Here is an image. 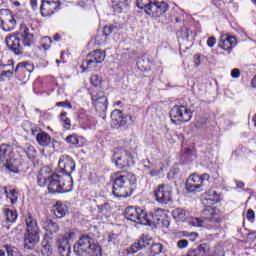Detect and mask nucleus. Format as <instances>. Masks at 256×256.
<instances>
[{
    "instance_id": "f257e3e1",
    "label": "nucleus",
    "mask_w": 256,
    "mask_h": 256,
    "mask_svg": "<svg viewBox=\"0 0 256 256\" xmlns=\"http://www.w3.org/2000/svg\"><path fill=\"white\" fill-rule=\"evenodd\" d=\"M6 45L15 55H22L24 47H31L33 45V29H30L25 24H21L20 35L14 34L7 37Z\"/></svg>"
},
{
    "instance_id": "f03ea898",
    "label": "nucleus",
    "mask_w": 256,
    "mask_h": 256,
    "mask_svg": "<svg viewBox=\"0 0 256 256\" xmlns=\"http://www.w3.org/2000/svg\"><path fill=\"white\" fill-rule=\"evenodd\" d=\"M135 183H137V179L132 173H118L113 180L112 193L118 199H127L133 193V185Z\"/></svg>"
},
{
    "instance_id": "7ed1b4c3",
    "label": "nucleus",
    "mask_w": 256,
    "mask_h": 256,
    "mask_svg": "<svg viewBox=\"0 0 256 256\" xmlns=\"http://www.w3.org/2000/svg\"><path fill=\"white\" fill-rule=\"evenodd\" d=\"M192 227H207L211 231L221 229V217L217 213V208L208 206L202 211V218H192L188 221Z\"/></svg>"
},
{
    "instance_id": "20e7f679",
    "label": "nucleus",
    "mask_w": 256,
    "mask_h": 256,
    "mask_svg": "<svg viewBox=\"0 0 256 256\" xmlns=\"http://www.w3.org/2000/svg\"><path fill=\"white\" fill-rule=\"evenodd\" d=\"M26 221V233L24 235V249H34L35 245L39 243V226L37 220L28 214Z\"/></svg>"
},
{
    "instance_id": "39448f33",
    "label": "nucleus",
    "mask_w": 256,
    "mask_h": 256,
    "mask_svg": "<svg viewBox=\"0 0 256 256\" xmlns=\"http://www.w3.org/2000/svg\"><path fill=\"white\" fill-rule=\"evenodd\" d=\"M93 239L88 235H83L74 245V253L77 256H97L101 254V247L93 244Z\"/></svg>"
},
{
    "instance_id": "423d86ee",
    "label": "nucleus",
    "mask_w": 256,
    "mask_h": 256,
    "mask_svg": "<svg viewBox=\"0 0 256 256\" xmlns=\"http://www.w3.org/2000/svg\"><path fill=\"white\" fill-rule=\"evenodd\" d=\"M0 161L6 165V169H8L10 173H19L21 161L15 157L13 146L9 144H2L0 146Z\"/></svg>"
},
{
    "instance_id": "0eeeda50",
    "label": "nucleus",
    "mask_w": 256,
    "mask_h": 256,
    "mask_svg": "<svg viewBox=\"0 0 256 256\" xmlns=\"http://www.w3.org/2000/svg\"><path fill=\"white\" fill-rule=\"evenodd\" d=\"M112 161H114L118 169H127V167H131V165H135L133 154L123 148H115L113 150Z\"/></svg>"
},
{
    "instance_id": "6e6552de",
    "label": "nucleus",
    "mask_w": 256,
    "mask_h": 256,
    "mask_svg": "<svg viewBox=\"0 0 256 256\" xmlns=\"http://www.w3.org/2000/svg\"><path fill=\"white\" fill-rule=\"evenodd\" d=\"M125 218L133 223H139L140 225H151V219L147 212L141 208H135L129 206L125 209Z\"/></svg>"
},
{
    "instance_id": "1a4fd4ad",
    "label": "nucleus",
    "mask_w": 256,
    "mask_h": 256,
    "mask_svg": "<svg viewBox=\"0 0 256 256\" xmlns=\"http://www.w3.org/2000/svg\"><path fill=\"white\" fill-rule=\"evenodd\" d=\"M90 95L92 99V105L95 107L96 111H98V113H105L109 105L107 96H105V92L102 90L90 89Z\"/></svg>"
},
{
    "instance_id": "9d476101",
    "label": "nucleus",
    "mask_w": 256,
    "mask_h": 256,
    "mask_svg": "<svg viewBox=\"0 0 256 256\" xmlns=\"http://www.w3.org/2000/svg\"><path fill=\"white\" fill-rule=\"evenodd\" d=\"M105 61V51L94 50L87 55V58L82 62V69H95L99 63Z\"/></svg>"
},
{
    "instance_id": "9b49d317",
    "label": "nucleus",
    "mask_w": 256,
    "mask_h": 256,
    "mask_svg": "<svg viewBox=\"0 0 256 256\" xmlns=\"http://www.w3.org/2000/svg\"><path fill=\"white\" fill-rule=\"evenodd\" d=\"M17 26V19L11 10L1 9L0 10V27L3 31H13Z\"/></svg>"
},
{
    "instance_id": "f8f14e48",
    "label": "nucleus",
    "mask_w": 256,
    "mask_h": 256,
    "mask_svg": "<svg viewBox=\"0 0 256 256\" xmlns=\"http://www.w3.org/2000/svg\"><path fill=\"white\" fill-rule=\"evenodd\" d=\"M170 117L172 121L179 123H189L193 117V112L185 106H174L171 109Z\"/></svg>"
},
{
    "instance_id": "ddd939ff",
    "label": "nucleus",
    "mask_w": 256,
    "mask_h": 256,
    "mask_svg": "<svg viewBox=\"0 0 256 256\" xmlns=\"http://www.w3.org/2000/svg\"><path fill=\"white\" fill-rule=\"evenodd\" d=\"M156 201L162 203V205H167V203L173 202V188L166 184H160L154 191Z\"/></svg>"
},
{
    "instance_id": "4468645a",
    "label": "nucleus",
    "mask_w": 256,
    "mask_h": 256,
    "mask_svg": "<svg viewBox=\"0 0 256 256\" xmlns=\"http://www.w3.org/2000/svg\"><path fill=\"white\" fill-rule=\"evenodd\" d=\"M60 9V1L42 0L40 11L43 17H51V15L55 14V11H59Z\"/></svg>"
},
{
    "instance_id": "2eb2a0df",
    "label": "nucleus",
    "mask_w": 256,
    "mask_h": 256,
    "mask_svg": "<svg viewBox=\"0 0 256 256\" xmlns=\"http://www.w3.org/2000/svg\"><path fill=\"white\" fill-rule=\"evenodd\" d=\"M169 6L165 2H155L153 5L147 9V15H152V17H163L167 13Z\"/></svg>"
},
{
    "instance_id": "dca6fc26",
    "label": "nucleus",
    "mask_w": 256,
    "mask_h": 256,
    "mask_svg": "<svg viewBox=\"0 0 256 256\" xmlns=\"http://www.w3.org/2000/svg\"><path fill=\"white\" fill-rule=\"evenodd\" d=\"M58 166L65 175H71L75 171V161L69 156L60 157Z\"/></svg>"
},
{
    "instance_id": "f3484780",
    "label": "nucleus",
    "mask_w": 256,
    "mask_h": 256,
    "mask_svg": "<svg viewBox=\"0 0 256 256\" xmlns=\"http://www.w3.org/2000/svg\"><path fill=\"white\" fill-rule=\"evenodd\" d=\"M218 45L221 49H223L224 51H227L229 54L231 53V51H233V47L237 45V39L233 36L224 34L220 37V41Z\"/></svg>"
},
{
    "instance_id": "a211bd4d",
    "label": "nucleus",
    "mask_w": 256,
    "mask_h": 256,
    "mask_svg": "<svg viewBox=\"0 0 256 256\" xmlns=\"http://www.w3.org/2000/svg\"><path fill=\"white\" fill-rule=\"evenodd\" d=\"M152 243L153 241L150 238L142 237L127 249V253L128 255H134V253L141 251V249H145V247H149V245H152Z\"/></svg>"
},
{
    "instance_id": "6ab92c4d",
    "label": "nucleus",
    "mask_w": 256,
    "mask_h": 256,
    "mask_svg": "<svg viewBox=\"0 0 256 256\" xmlns=\"http://www.w3.org/2000/svg\"><path fill=\"white\" fill-rule=\"evenodd\" d=\"M57 247H58L60 256L71 255V245H69V240L67 239L66 236H58Z\"/></svg>"
},
{
    "instance_id": "aec40b11",
    "label": "nucleus",
    "mask_w": 256,
    "mask_h": 256,
    "mask_svg": "<svg viewBox=\"0 0 256 256\" xmlns=\"http://www.w3.org/2000/svg\"><path fill=\"white\" fill-rule=\"evenodd\" d=\"M47 187L49 193H61L60 175L52 174L48 176Z\"/></svg>"
},
{
    "instance_id": "412c9836",
    "label": "nucleus",
    "mask_w": 256,
    "mask_h": 256,
    "mask_svg": "<svg viewBox=\"0 0 256 256\" xmlns=\"http://www.w3.org/2000/svg\"><path fill=\"white\" fill-rule=\"evenodd\" d=\"M73 191V178L69 174L60 175V193Z\"/></svg>"
},
{
    "instance_id": "4be33fe9",
    "label": "nucleus",
    "mask_w": 256,
    "mask_h": 256,
    "mask_svg": "<svg viewBox=\"0 0 256 256\" xmlns=\"http://www.w3.org/2000/svg\"><path fill=\"white\" fill-rule=\"evenodd\" d=\"M111 119L114 127H123L127 125V116H123V112L121 110H114L111 113Z\"/></svg>"
},
{
    "instance_id": "5701e85b",
    "label": "nucleus",
    "mask_w": 256,
    "mask_h": 256,
    "mask_svg": "<svg viewBox=\"0 0 256 256\" xmlns=\"http://www.w3.org/2000/svg\"><path fill=\"white\" fill-rule=\"evenodd\" d=\"M207 253H209V245L203 243L195 249H190L184 256H207Z\"/></svg>"
},
{
    "instance_id": "b1692460",
    "label": "nucleus",
    "mask_w": 256,
    "mask_h": 256,
    "mask_svg": "<svg viewBox=\"0 0 256 256\" xmlns=\"http://www.w3.org/2000/svg\"><path fill=\"white\" fill-rule=\"evenodd\" d=\"M0 71V83L5 81V79H9L15 73L12 64H1Z\"/></svg>"
},
{
    "instance_id": "393cba45",
    "label": "nucleus",
    "mask_w": 256,
    "mask_h": 256,
    "mask_svg": "<svg viewBox=\"0 0 256 256\" xmlns=\"http://www.w3.org/2000/svg\"><path fill=\"white\" fill-rule=\"evenodd\" d=\"M54 215L57 219H63L67 215V206L61 201L56 202L54 205Z\"/></svg>"
},
{
    "instance_id": "a878e982",
    "label": "nucleus",
    "mask_w": 256,
    "mask_h": 256,
    "mask_svg": "<svg viewBox=\"0 0 256 256\" xmlns=\"http://www.w3.org/2000/svg\"><path fill=\"white\" fill-rule=\"evenodd\" d=\"M167 214L165 213V210L158 208L155 210L154 215L152 216L154 221H157V223H162L164 227H169V220L163 219Z\"/></svg>"
},
{
    "instance_id": "bb28decb",
    "label": "nucleus",
    "mask_w": 256,
    "mask_h": 256,
    "mask_svg": "<svg viewBox=\"0 0 256 256\" xmlns=\"http://www.w3.org/2000/svg\"><path fill=\"white\" fill-rule=\"evenodd\" d=\"M112 7L116 13H123L129 7L127 0H112Z\"/></svg>"
},
{
    "instance_id": "cd10ccee",
    "label": "nucleus",
    "mask_w": 256,
    "mask_h": 256,
    "mask_svg": "<svg viewBox=\"0 0 256 256\" xmlns=\"http://www.w3.org/2000/svg\"><path fill=\"white\" fill-rule=\"evenodd\" d=\"M42 227L45 231L51 234L57 233V231H59V224L53 222L51 219H46L43 222Z\"/></svg>"
},
{
    "instance_id": "c85d7f7f",
    "label": "nucleus",
    "mask_w": 256,
    "mask_h": 256,
    "mask_svg": "<svg viewBox=\"0 0 256 256\" xmlns=\"http://www.w3.org/2000/svg\"><path fill=\"white\" fill-rule=\"evenodd\" d=\"M36 141L42 147H48L51 144V136L46 132H40L36 136Z\"/></svg>"
},
{
    "instance_id": "c756f323",
    "label": "nucleus",
    "mask_w": 256,
    "mask_h": 256,
    "mask_svg": "<svg viewBox=\"0 0 256 256\" xmlns=\"http://www.w3.org/2000/svg\"><path fill=\"white\" fill-rule=\"evenodd\" d=\"M4 217L6 219V223H15L17 221V211L11 210L9 208H3Z\"/></svg>"
},
{
    "instance_id": "7c9ffc66",
    "label": "nucleus",
    "mask_w": 256,
    "mask_h": 256,
    "mask_svg": "<svg viewBox=\"0 0 256 256\" xmlns=\"http://www.w3.org/2000/svg\"><path fill=\"white\" fill-rule=\"evenodd\" d=\"M156 0H137L136 6L138 9H144L145 13L147 14V10L153 7V4Z\"/></svg>"
},
{
    "instance_id": "2f4dec72",
    "label": "nucleus",
    "mask_w": 256,
    "mask_h": 256,
    "mask_svg": "<svg viewBox=\"0 0 256 256\" xmlns=\"http://www.w3.org/2000/svg\"><path fill=\"white\" fill-rule=\"evenodd\" d=\"M145 169H147L148 171H150V175H152V177H155V175H159V173H161V171H163V166L161 165V163L157 165L155 164H151V165H144Z\"/></svg>"
},
{
    "instance_id": "473e14b6",
    "label": "nucleus",
    "mask_w": 256,
    "mask_h": 256,
    "mask_svg": "<svg viewBox=\"0 0 256 256\" xmlns=\"http://www.w3.org/2000/svg\"><path fill=\"white\" fill-rule=\"evenodd\" d=\"M41 254L43 256H52L53 255V245L47 240L42 242Z\"/></svg>"
},
{
    "instance_id": "72a5a7b5",
    "label": "nucleus",
    "mask_w": 256,
    "mask_h": 256,
    "mask_svg": "<svg viewBox=\"0 0 256 256\" xmlns=\"http://www.w3.org/2000/svg\"><path fill=\"white\" fill-rule=\"evenodd\" d=\"M24 153L27 155V158L30 159V161H34V159L37 157V150H35V147H33L31 144H26Z\"/></svg>"
},
{
    "instance_id": "f704fd0d",
    "label": "nucleus",
    "mask_w": 256,
    "mask_h": 256,
    "mask_svg": "<svg viewBox=\"0 0 256 256\" xmlns=\"http://www.w3.org/2000/svg\"><path fill=\"white\" fill-rule=\"evenodd\" d=\"M186 189L189 193H201L203 191L201 184H193L189 180L186 181Z\"/></svg>"
},
{
    "instance_id": "c9c22d12",
    "label": "nucleus",
    "mask_w": 256,
    "mask_h": 256,
    "mask_svg": "<svg viewBox=\"0 0 256 256\" xmlns=\"http://www.w3.org/2000/svg\"><path fill=\"white\" fill-rule=\"evenodd\" d=\"M17 71H22L23 73L27 71L28 73H32L33 65L27 62H21L16 66L15 72L17 73Z\"/></svg>"
},
{
    "instance_id": "e433bc0d",
    "label": "nucleus",
    "mask_w": 256,
    "mask_h": 256,
    "mask_svg": "<svg viewBox=\"0 0 256 256\" xmlns=\"http://www.w3.org/2000/svg\"><path fill=\"white\" fill-rule=\"evenodd\" d=\"M90 83L94 87L91 89H96V91H99V87H101V84L103 83V79L101 78V76L94 74L90 78Z\"/></svg>"
},
{
    "instance_id": "4c0bfd02",
    "label": "nucleus",
    "mask_w": 256,
    "mask_h": 256,
    "mask_svg": "<svg viewBox=\"0 0 256 256\" xmlns=\"http://www.w3.org/2000/svg\"><path fill=\"white\" fill-rule=\"evenodd\" d=\"M173 217L176 221H187V212L178 208L173 212Z\"/></svg>"
},
{
    "instance_id": "58836bf2",
    "label": "nucleus",
    "mask_w": 256,
    "mask_h": 256,
    "mask_svg": "<svg viewBox=\"0 0 256 256\" xmlns=\"http://www.w3.org/2000/svg\"><path fill=\"white\" fill-rule=\"evenodd\" d=\"M60 120L62 123V127H64L66 131H69V129H71V120L67 117V112H62L60 114Z\"/></svg>"
},
{
    "instance_id": "ea45409f",
    "label": "nucleus",
    "mask_w": 256,
    "mask_h": 256,
    "mask_svg": "<svg viewBox=\"0 0 256 256\" xmlns=\"http://www.w3.org/2000/svg\"><path fill=\"white\" fill-rule=\"evenodd\" d=\"M45 172V169H42L38 175L37 183L40 187H45V185H48L49 183V176L46 177L43 175Z\"/></svg>"
},
{
    "instance_id": "a19ab883",
    "label": "nucleus",
    "mask_w": 256,
    "mask_h": 256,
    "mask_svg": "<svg viewBox=\"0 0 256 256\" xmlns=\"http://www.w3.org/2000/svg\"><path fill=\"white\" fill-rule=\"evenodd\" d=\"M51 43H53V40H51V38L48 36L43 37L40 41L41 47L42 49H44V51H47V49H50Z\"/></svg>"
},
{
    "instance_id": "79ce46f5",
    "label": "nucleus",
    "mask_w": 256,
    "mask_h": 256,
    "mask_svg": "<svg viewBox=\"0 0 256 256\" xmlns=\"http://www.w3.org/2000/svg\"><path fill=\"white\" fill-rule=\"evenodd\" d=\"M187 181L194 185H201V187L203 188V180H201V177L197 174H192Z\"/></svg>"
},
{
    "instance_id": "37998d69",
    "label": "nucleus",
    "mask_w": 256,
    "mask_h": 256,
    "mask_svg": "<svg viewBox=\"0 0 256 256\" xmlns=\"http://www.w3.org/2000/svg\"><path fill=\"white\" fill-rule=\"evenodd\" d=\"M6 197L10 200L12 205H15V203H17V190L12 189L9 192L7 191Z\"/></svg>"
},
{
    "instance_id": "c03bdc74",
    "label": "nucleus",
    "mask_w": 256,
    "mask_h": 256,
    "mask_svg": "<svg viewBox=\"0 0 256 256\" xmlns=\"http://www.w3.org/2000/svg\"><path fill=\"white\" fill-rule=\"evenodd\" d=\"M150 251L153 255H159L163 251V245L161 243H152Z\"/></svg>"
},
{
    "instance_id": "a18cd8bd",
    "label": "nucleus",
    "mask_w": 256,
    "mask_h": 256,
    "mask_svg": "<svg viewBox=\"0 0 256 256\" xmlns=\"http://www.w3.org/2000/svg\"><path fill=\"white\" fill-rule=\"evenodd\" d=\"M66 143L70 145H79V137L75 134L66 137Z\"/></svg>"
},
{
    "instance_id": "49530a36",
    "label": "nucleus",
    "mask_w": 256,
    "mask_h": 256,
    "mask_svg": "<svg viewBox=\"0 0 256 256\" xmlns=\"http://www.w3.org/2000/svg\"><path fill=\"white\" fill-rule=\"evenodd\" d=\"M98 209H99L100 213H110L111 205H109V203H104V204L98 206Z\"/></svg>"
},
{
    "instance_id": "de8ad7c7",
    "label": "nucleus",
    "mask_w": 256,
    "mask_h": 256,
    "mask_svg": "<svg viewBox=\"0 0 256 256\" xmlns=\"http://www.w3.org/2000/svg\"><path fill=\"white\" fill-rule=\"evenodd\" d=\"M178 249H187L189 247V241L185 239H181L177 241Z\"/></svg>"
},
{
    "instance_id": "09e8293b",
    "label": "nucleus",
    "mask_w": 256,
    "mask_h": 256,
    "mask_svg": "<svg viewBox=\"0 0 256 256\" xmlns=\"http://www.w3.org/2000/svg\"><path fill=\"white\" fill-rule=\"evenodd\" d=\"M218 199L219 197L217 196V192L215 190L208 192V200L217 201Z\"/></svg>"
},
{
    "instance_id": "8fccbe9b",
    "label": "nucleus",
    "mask_w": 256,
    "mask_h": 256,
    "mask_svg": "<svg viewBox=\"0 0 256 256\" xmlns=\"http://www.w3.org/2000/svg\"><path fill=\"white\" fill-rule=\"evenodd\" d=\"M56 107H67L68 109H73V105H71L69 102H58L56 104Z\"/></svg>"
},
{
    "instance_id": "3c124183",
    "label": "nucleus",
    "mask_w": 256,
    "mask_h": 256,
    "mask_svg": "<svg viewBox=\"0 0 256 256\" xmlns=\"http://www.w3.org/2000/svg\"><path fill=\"white\" fill-rule=\"evenodd\" d=\"M246 217L248 219V221H253V219H255V212L251 209H249L247 211Z\"/></svg>"
},
{
    "instance_id": "603ef678",
    "label": "nucleus",
    "mask_w": 256,
    "mask_h": 256,
    "mask_svg": "<svg viewBox=\"0 0 256 256\" xmlns=\"http://www.w3.org/2000/svg\"><path fill=\"white\" fill-rule=\"evenodd\" d=\"M241 75V71H239V69L234 68L231 71V77H233V79H238V77Z\"/></svg>"
},
{
    "instance_id": "864d4df0",
    "label": "nucleus",
    "mask_w": 256,
    "mask_h": 256,
    "mask_svg": "<svg viewBox=\"0 0 256 256\" xmlns=\"http://www.w3.org/2000/svg\"><path fill=\"white\" fill-rule=\"evenodd\" d=\"M216 43H217V39H215V37H210L207 40L208 47H215Z\"/></svg>"
},
{
    "instance_id": "5fc2aeb1",
    "label": "nucleus",
    "mask_w": 256,
    "mask_h": 256,
    "mask_svg": "<svg viewBox=\"0 0 256 256\" xmlns=\"http://www.w3.org/2000/svg\"><path fill=\"white\" fill-rule=\"evenodd\" d=\"M200 179L202 181V186L205 187V183L209 182V174H203L200 176Z\"/></svg>"
},
{
    "instance_id": "6e6d98bb",
    "label": "nucleus",
    "mask_w": 256,
    "mask_h": 256,
    "mask_svg": "<svg viewBox=\"0 0 256 256\" xmlns=\"http://www.w3.org/2000/svg\"><path fill=\"white\" fill-rule=\"evenodd\" d=\"M111 33H113V30L111 29V27L109 26L104 27L103 35H105V37H109Z\"/></svg>"
},
{
    "instance_id": "4d7b16f0",
    "label": "nucleus",
    "mask_w": 256,
    "mask_h": 256,
    "mask_svg": "<svg viewBox=\"0 0 256 256\" xmlns=\"http://www.w3.org/2000/svg\"><path fill=\"white\" fill-rule=\"evenodd\" d=\"M76 235L77 234H75V232L71 231L68 234L64 235V237H67V240H68V243H69V241L75 239Z\"/></svg>"
},
{
    "instance_id": "13d9d810",
    "label": "nucleus",
    "mask_w": 256,
    "mask_h": 256,
    "mask_svg": "<svg viewBox=\"0 0 256 256\" xmlns=\"http://www.w3.org/2000/svg\"><path fill=\"white\" fill-rule=\"evenodd\" d=\"M194 65L195 67H199L201 65V56L199 55L194 56Z\"/></svg>"
},
{
    "instance_id": "bf43d9fd",
    "label": "nucleus",
    "mask_w": 256,
    "mask_h": 256,
    "mask_svg": "<svg viewBox=\"0 0 256 256\" xmlns=\"http://www.w3.org/2000/svg\"><path fill=\"white\" fill-rule=\"evenodd\" d=\"M30 4H31L33 11H37L39 9V7L37 5V0H30Z\"/></svg>"
},
{
    "instance_id": "052dcab7",
    "label": "nucleus",
    "mask_w": 256,
    "mask_h": 256,
    "mask_svg": "<svg viewBox=\"0 0 256 256\" xmlns=\"http://www.w3.org/2000/svg\"><path fill=\"white\" fill-rule=\"evenodd\" d=\"M3 195H7V188L0 187V198L3 197Z\"/></svg>"
},
{
    "instance_id": "680f3d73",
    "label": "nucleus",
    "mask_w": 256,
    "mask_h": 256,
    "mask_svg": "<svg viewBox=\"0 0 256 256\" xmlns=\"http://www.w3.org/2000/svg\"><path fill=\"white\" fill-rule=\"evenodd\" d=\"M143 63H145V60H143V59L139 60L137 62L138 67L142 68V69H145V64H143Z\"/></svg>"
},
{
    "instance_id": "e2e57ef3",
    "label": "nucleus",
    "mask_w": 256,
    "mask_h": 256,
    "mask_svg": "<svg viewBox=\"0 0 256 256\" xmlns=\"http://www.w3.org/2000/svg\"><path fill=\"white\" fill-rule=\"evenodd\" d=\"M190 237H191L192 241H195V239H197L199 237V234H197V232H192V233H190Z\"/></svg>"
},
{
    "instance_id": "0e129e2a",
    "label": "nucleus",
    "mask_w": 256,
    "mask_h": 256,
    "mask_svg": "<svg viewBox=\"0 0 256 256\" xmlns=\"http://www.w3.org/2000/svg\"><path fill=\"white\" fill-rule=\"evenodd\" d=\"M184 155H185V157L191 155V149H190V148H187V149L185 150V152H184Z\"/></svg>"
},
{
    "instance_id": "69168bd1",
    "label": "nucleus",
    "mask_w": 256,
    "mask_h": 256,
    "mask_svg": "<svg viewBox=\"0 0 256 256\" xmlns=\"http://www.w3.org/2000/svg\"><path fill=\"white\" fill-rule=\"evenodd\" d=\"M54 41H61V35L59 34L54 35Z\"/></svg>"
},
{
    "instance_id": "338daca9",
    "label": "nucleus",
    "mask_w": 256,
    "mask_h": 256,
    "mask_svg": "<svg viewBox=\"0 0 256 256\" xmlns=\"http://www.w3.org/2000/svg\"><path fill=\"white\" fill-rule=\"evenodd\" d=\"M252 87H256V75H255V77L252 79Z\"/></svg>"
},
{
    "instance_id": "774afa93",
    "label": "nucleus",
    "mask_w": 256,
    "mask_h": 256,
    "mask_svg": "<svg viewBox=\"0 0 256 256\" xmlns=\"http://www.w3.org/2000/svg\"><path fill=\"white\" fill-rule=\"evenodd\" d=\"M252 121L254 123V127H256V114L254 115V117L252 118Z\"/></svg>"
}]
</instances>
